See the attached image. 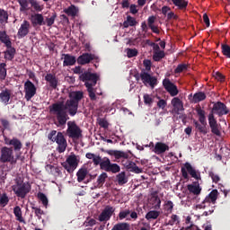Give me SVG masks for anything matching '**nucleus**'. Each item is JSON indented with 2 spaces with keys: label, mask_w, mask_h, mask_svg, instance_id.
I'll return each mask as SVG.
<instances>
[{
  "label": "nucleus",
  "mask_w": 230,
  "mask_h": 230,
  "mask_svg": "<svg viewBox=\"0 0 230 230\" xmlns=\"http://www.w3.org/2000/svg\"><path fill=\"white\" fill-rule=\"evenodd\" d=\"M68 100L64 102H54L49 106V111L57 120V127H64L69 119V116H76L78 112V103L84 98V92L75 91L69 93Z\"/></svg>",
  "instance_id": "1"
},
{
  "label": "nucleus",
  "mask_w": 230,
  "mask_h": 230,
  "mask_svg": "<svg viewBox=\"0 0 230 230\" xmlns=\"http://www.w3.org/2000/svg\"><path fill=\"white\" fill-rule=\"evenodd\" d=\"M215 114H217L219 118H222V116L229 114V110L227 109V106L224 104V102H217L214 103L212 111L208 114V125L212 134H215V136H220V124L215 118Z\"/></svg>",
  "instance_id": "2"
},
{
  "label": "nucleus",
  "mask_w": 230,
  "mask_h": 230,
  "mask_svg": "<svg viewBox=\"0 0 230 230\" xmlns=\"http://www.w3.org/2000/svg\"><path fill=\"white\" fill-rule=\"evenodd\" d=\"M93 163L95 166L99 164L100 169L108 173H119V172H121V167L118 164H112L108 157L102 159V156L95 155L93 159Z\"/></svg>",
  "instance_id": "3"
},
{
  "label": "nucleus",
  "mask_w": 230,
  "mask_h": 230,
  "mask_svg": "<svg viewBox=\"0 0 230 230\" xmlns=\"http://www.w3.org/2000/svg\"><path fill=\"white\" fill-rule=\"evenodd\" d=\"M48 139L52 141V143H57V150L59 154H64V151L67 148V140L66 139V137H64L63 132L57 133V130H52L48 135Z\"/></svg>",
  "instance_id": "4"
},
{
  "label": "nucleus",
  "mask_w": 230,
  "mask_h": 230,
  "mask_svg": "<svg viewBox=\"0 0 230 230\" xmlns=\"http://www.w3.org/2000/svg\"><path fill=\"white\" fill-rule=\"evenodd\" d=\"M196 112L199 116V120L194 119L193 125L198 132L200 134H208V120L206 119V111L202 110L200 106L196 107Z\"/></svg>",
  "instance_id": "5"
},
{
  "label": "nucleus",
  "mask_w": 230,
  "mask_h": 230,
  "mask_svg": "<svg viewBox=\"0 0 230 230\" xmlns=\"http://www.w3.org/2000/svg\"><path fill=\"white\" fill-rule=\"evenodd\" d=\"M21 158V154L13 155V148L4 146L1 148L0 163H10V164H17V161Z\"/></svg>",
  "instance_id": "6"
},
{
  "label": "nucleus",
  "mask_w": 230,
  "mask_h": 230,
  "mask_svg": "<svg viewBox=\"0 0 230 230\" xmlns=\"http://www.w3.org/2000/svg\"><path fill=\"white\" fill-rule=\"evenodd\" d=\"M12 190L19 199H26V195L31 191V186L26 182L16 181L15 184L12 186Z\"/></svg>",
  "instance_id": "7"
},
{
  "label": "nucleus",
  "mask_w": 230,
  "mask_h": 230,
  "mask_svg": "<svg viewBox=\"0 0 230 230\" xmlns=\"http://www.w3.org/2000/svg\"><path fill=\"white\" fill-rule=\"evenodd\" d=\"M79 80L84 82L85 87H95L96 84H98V81L100 80V75L96 73L84 71L79 75Z\"/></svg>",
  "instance_id": "8"
},
{
  "label": "nucleus",
  "mask_w": 230,
  "mask_h": 230,
  "mask_svg": "<svg viewBox=\"0 0 230 230\" xmlns=\"http://www.w3.org/2000/svg\"><path fill=\"white\" fill-rule=\"evenodd\" d=\"M136 80L141 79L144 85L146 87H151V89H154L155 85H157V77L150 75L146 70L142 69L139 75H135Z\"/></svg>",
  "instance_id": "9"
},
{
  "label": "nucleus",
  "mask_w": 230,
  "mask_h": 230,
  "mask_svg": "<svg viewBox=\"0 0 230 230\" xmlns=\"http://www.w3.org/2000/svg\"><path fill=\"white\" fill-rule=\"evenodd\" d=\"M181 176L186 181L190 179V177H192V179H195L196 181H200V172L195 170V168H193V166H191V164H190L189 162L183 164V167H181Z\"/></svg>",
  "instance_id": "10"
},
{
  "label": "nucleus",
  "mask_w": 230,
  "mask_h": 230,
  "mask_svg": "<svg viewBox=\"0 0 230 230\" xmlns=\"http://www.w3.org/2000/svg\"><path fill=\"white\" fill-rule=\"evenodd\" d=\"M66 133L71 139H80V137H82V129L75 121L67 122Z\"/></svg>",
  "instance_id": "11"
},
{
  "label": "nucleus",
  "mask_w": 230,
  "mask_h": 230,
  "mask_svg": "<svg viewBox=\"0 0 230 230\" xmlns=\"http://www.w3.org/2000/svg\"><path fill=\"white\" fill-rule=\"evenodd\" d=\"M157 20V17L152 15L149 16L147 19V24L146 22H143L141 23V30L142 31H145V33H146V31H148V28H150L151 31H153V33H156L157 35H159V33H161V31H159V28L157 27V25H155V21Z\"/></svg>",
  "instance_id": "12"
},
{
  "label": "nucleus",
  "mask_w": 230,
  "mask_h": 230,
  "mask_svg": "<svg viewBox=\"0 0 230 230\" xmlns=\"http://www.w3.org/2000/svg\"><path fill=\"white\" fill-rule=\"evenodd\" d=\"M23 93L26 102H30L37 94V86L28 79L23 84Z\"/></svg>",
  "instance_id": "13"
},
{
  "label": "nucleus",
  "mask_w": 230,
  "mask_h": 230,
  "mask_svg": "<svg viewBox=\"0 0 230 230\" xmlns=\"http://www.w3.org/2000/svg\"><path fill=\"white\" fill-rule=\"evenodd\" d=\"M100 62V58L93 53H83L77 58V64L79 66H85L86 64H91V62Z\"/></svg>",
  "instance_id": "14"
},
{
  "label": "nucleus",
  "mask_w": 230,
  "mask_h": 230,
  "mask_svg": "<svg viewBox=\"0 0 230 230\" xmlns=\"http://www.w3.org/2000/svg\"><path fill=\"white\" fill-rule=\"evenodd\" d=\"M218 199V190H213L205 198V199L199 205V209H206V204H215Z\"/></svg>",
  "instance_id": "15"
},
{
  "label": "nucleus",
  "mask_w": 230,
  "mask_h": 230,
  "mask_svg": "<svg viewBox=\"0 0 230 230\" xmlns=\"http://www.w3.org/2000/svg\"><path fill=\"white\" fill-rule=\"evenodd\" d=\"M121 163L124 168L128 172H132L133 173H143V169L137 167L136 163L128 160V158H124Z\"/></svg>",
  "instance_id": "16"
},
{
  "label": "nucleus",
  "mask_w": 230,
  "mask_h": 230,
  "mask_svg": "<svg viewBox=\"0 0 230 230\" xmlns=\"http://www.w3.org/2000/svg\"><path fill=\"white\" fill-rule=\"evenodd\" d=\"M114 211H116V208L111 206H106L105 208L99 215V222H109L112 215H114Z\"/></svg>",
  "instance_id": "17"
},
{
  "label": "nucleus",
  "mask_w": 230,
  "mask_h": 230,
  "mask_svg": "<svg viewBox=\"0 0 230 230\" xmlns=\"http://www.w3.org/2000/svg\"><path fill=\"white\" fill-rule=\"evenodd\" d=\"M0 91V102L3 103V105H10L12 103L10 102L12 100V90L4 86Z\"/></svg>",
  "instance_id": "18"
},
{
  "label": "nucleus",
  "mask_w": 230,
  "mask_h": 230,
  "mask_svg": "<svg viewBox=\"0 0 230 230\" xmlns=\"http://www.w3.org/2000/svg\"><path fill=\"white\" fill-rule=\"evenodd\" d=\"M163 85L165 91H167L171 96H177V94H179V89H177V85L172 83L169 78L163 80Z\"/></svg>",
  "instance_id": "19"
},
{
  "label": "nucleus",
  "mask_w": 230,
  "mask_h": 230,
  "mask_svg": "<svg viewBox=\"0 0 230 230\" xmlns=\"http://www.w3.org/2000/svg\"><path fill=\"white\" fill-rule=\"evenodd\" d=\"M30 28H31V25H30V22L23 21V22L21 24L20 29L18 30L17 36L20 39H24L28 33H30Z\"/></svg>",
  "instance_id": "20"
},
{
  "label": "nucleus",
  "mask_w": 230,
  "mask_h": 230,
  "mask_svg": "<svg viewBox=\"0 0 230 230\" xmlns=\"http://www.w3.org/2000/svg\"><path fill=\"white\" fill-rule=\"evenodd\" d=\"M31 22L35 28V26H44L46 22H44V16L40 13H35L31 16Z\"/></svg>",
  "instance_id": "21"
},
{
  "label": "nucleus",
  "mask_w": 230,
  "mask_h": 230,
  "mask_svg": "<svg viewBox=\"0 0 230 230\" xmlns=\"http://www.w3.org/2000/svg\"><path fill=\"white\" fill-rule=\"evenodd\" d=\"M63 67H69L70 66H75L76 64V57L71 54H62Z\"/></svg>",
  "instance_id": "22"
},
{
  "label": "nucleus",
  "mask_w": 230,
  "mask_h": 230,
  "mask_svg": "<svg viewBox=\"0 0 230 230\" xmlns=\"http://www.w3.org/2000/svg\"><path fill=\"white\" fill-rule=\"evenodd\" d=\"M168 150H170V146L168 145L163 142H156L153 152L157 155H161V154H164V152H168Z\"/></svg>",
  "instance_id": "23"
},
{
  "label": "nucleus",
  "mask_w": 230,
  "mask_h": 230,
  "mask_svg": "<svg viewBox=\"0 0 230 230\" xmlns=\"http://www.w3.org/2000/svg\"><path fill=\"white\" fill-rule=\"evenodd\" d=\"M46 82H48L51 89H57L58 87V78L53 74H47L45 76Z\"/></svg>",
  "instance_id": "24"
},
{
  "label": "nucleus",
  "mask_w": 230,
  "mask_h": 230,
  "mask_svg": "<svg viewBox=\"0 0 230 230\" xmlns=\"http://www.w3.org/2000/svg\"><path fill=\"white\" fill-rule=\"evenodd\" d=\"M107 154L109 155H113V157H115V159H128V154L125 153L123 151L108 150Z\"/></svg>",
  "instance_id": "25"
},
{
  "label": "nucleus",
  "mask_w": 230,
  "mask_h": 230,
  "mask_svg": "<svg viewBox=\"0 0 230 230\" xmlns=\"http://www.w3.org/2000/svg\"><path fill=\"white\" fill-rule=\"evenodd\" d=\"M5 48H7V49L4 52V58L5 60L12 61L13 58H15V53H17V50H15V48L12 47V44Z\"/></svg>",
  "instance_id": "26"
},
{
  "label": "nucleus",
  "mask_w": 230,
  "mask_h": 230,
  "mask_svg": "<svg viewBox=\"0 0 230 230\" xmlns=\"http://www.w3.org/2000/svg\"><path fill=\"white\" fill-rule=\"evenodd\" d=\"M172 105L174 108V111H176L177 114L181 112V111H184V105L182 104V101L179 99L178 97H174L172 100Z\"/></svg>",
  "instance_id": "27"
},
{
  "label": "nucleus",
  "mask_w": 230,
  "mask_h": 230,
  "mask_svg": "<svg viewBox=\"0 0 230 230\" xmlns=\"http://www.w3.org/2000/svg\"><path fill=\"white\" fill-rule=\"evenodd\" d=\"M116 182H118L119 186H124L128 182V178L127 177V172L125 171L119 172L116 175Z\"/></svg>",
  "instance_id": "28"
},
{
  "label": "nucleus",
  "mask_w": 230,
  "mask_h": 230,
  "mask_svg": "<svg viewBox=\"0 0 230 230\" xmlns=\"http://www.w3.org/2000/svg\"><path fill=\"white\" fill-rule=\"evenodd\" d=\"M10 144L12 146L11 148H13V152H21V150H22V142H21L19 138L13 137L12 142H10Z\"/></svg>",
  "instance_id": "29"
},
{
  "label": "nucleus",
  "mask_w": 230,
  "mask_h": 230,
  "mask_svg": "<svg viewBox=\"0 0 230 230\" xmlns=\"http://www.w3.org/2000/svg\"><path fill=\"white\" fill-rule=\"evenodd\" d=\"M63 12L69 17H76V15H78V7H76L75 4H71L67 8L64 9Z\"/></svg>",
  "instance_id": "30"
},
{
  "label": "nucleus",
  "mask_w": 230,
  "mask_h": 230,
  "mask_svg": "<svg viewBox=\"0 0 230 230\" xmlns=\"http://www.w3.org/2000/svg\"><path fill=\"white\" fill-rule=\"evenodd\" d=\"M88 173L89 171L87 170V168H80L76 172L77 182H84Z\"/></svg>",
  "instance_id": "31"
},
{
  "label": "nucleus",
  "mask_w": 230,
  "mask_h": 230,
  "mask_svg": "<svg viewBox=\"0 0 230 230\" xmlns=\"http://www.w3.org/2000/svg\"><path fill=\"white\" fill-rule=\"evenodd\" d=\"M207 96L204 92H198L194 93L192 97V103H200V102H204L206 100Z\"/></svg>",
  "instance_id": "32"
},
{
  "label": "nucleus",
  "mask_w": 230,
  "mask_h": 230,
  "mask_svg": "<svg viewBox=\"0 0 230 230\" xmlns=\"http://www.w3.org/2000/svg\"><path fill=\"white\" fill-rule=\"evenodd\" d=\"M108 177L107 172H102L97 178L95 188H102L103 184H105V181H107Z\"/></svg>",
  "instance_id": "33"
},
{
  "label": "nucleus",
  "mask_w": 230,
  "mask_h": 230,
  "mask_svg": "<svg viewBox=\"0 0 230 230\" xmlns=\"http://www.w3.org/2000/svg\"><path fill=\"white\" fill-rule=\"evenodd\" d=\"M13 214H14V217H16V220H18V222L26 224V221H24V218H22V210L21 209V207L19 206L14 207Z\"/></svg>",
  "instance_id": "34"
},
{
  "label": "nucleus",
  "mask_w": 230,
  "mask_h": 230,
  "mask_svg": "<svg viewBox=\"0 0 230 230\" xmlns=\"http://www.w3.org/2000/svg\"><path fill=\"white\" fill-rule=\"evenodd\" d=\"M174 6H177L178 10H186L188 8V1L186 0H172Z\"/></svg>",
  "instance_id": "35"
},
{
  "label": "nucleus",
  "mask_w": 230,
  "mask_h": 230,
  "mask_svg": "<svg viewBox=\"0 0 230 230\" xmlns=\"http://www.w3.org/2000/svg\"><path fill=\"white\" fill-rule=\"evenodd\" d=\"M0 42L5 45V47H10L12 40H10V36L6 34V31H0Z\"/></svg>",
  "instance_id": "36"
},
{
  "label": "nucleus",
  "mask_w": 230,
  "mask_h": 230,
  "mask_svg": "<svg viewBox=\"0 0 230 230\" xmlns=\"http://www.w3.org/2000/svg\"><path fill=\"white\" fill-rule=\"evenodd\" d=\"M137 21H136V18L130 16V15H128L127 16V20L124 21L123 22V27L124 28H129V26H137Z\"/></svg>",
  "instance_id": "37"
},
{
  "label": "nucleus",
  "mask_w": 230,
  "mask_h": 230,
  "mask_svg": "<svg viewBox=\"0 0 230 230\" xmlns=\"http://www.w3.org/2000/svg\"><path fill=\"white\" fill-rule=\"evenodd\" d=\"M187 190L190 191V193H193V195H200V191H202L200 185L193 184H189L187 186Z\"/></svg>",
  "instance_id": "38"
},
{
  "label": "nucleus",
  "mask_w": 230,
  "mask_h": 230,
  "mask_svg": "<svg viewBox=\"0 0 230 230\" xmlns=\"http://www.w3.org/2000/svg\"><path fill=\"white\" fill-rule=\"evenodd\" d=\"M68 164H70V166H72L73 168H78V159L76 158V155H69L66 158V162Z\"/></svg>",
  "instance_id": "39"
},
{
  "label": "nucleus",
  "mask_w": 230,
  "mask_h": 230,
  "mask_svg": "<svg viewBox=\"0 0 230 230\" xmlns=\"http://www.w3.org/2000/svg\"><path fill=\"white\" fill-rule=\"evenodd\" d=\"M164 57H166L164 50H159V51L153 52V60L155 62H161V60H163V58H164Z\"/></svg>",
  "instance_id": "40"
},
{
  "label": "nucleus",
  "mask_w": 230,
  "mask_h": 230,
  "mask_svg": "<svg viewBox=\"0 0 230 230\" xmlns=\"http://www.w3.org/2000/svg\"><path fill=\"white\" fill-rule=\"evenodd\" d=\"M161 215L160 211L157 210H151L149 212L146 213V218L147 220H157V218H159V216Z\"/></svg>",
  "instance_id": "41"
},
{
  "label": "nucleus",
  "mask_w": 230,
  "mask_h": 230,
  "mask_svg": "<svg viewBox=\"0 0 230 230\" xmlns=\"http://www.w3.org/2000/svg\"><path fill=\"white\" fill-rule=\"evenodd\" d=\"M130 226L128 223H118L116 224L111 230H128Z\"/></svg>",
  "instance_id": "42"
},
{
  "label": "nucleus",
  "mask_w": 230,
  "mask_h": 230,
  "mask_svg": "<svg viewBox=\"0 0 230 230\" xmlns=\"http://www.w3.org/2000/svg\"><path fill=\"white\" fill-rule=\"evenodd\" d=\"M0 22L1 24H3V22H8V11L2 8H0Z\"/></svg>",
  "instance_id": "43"
},
{
  "label": "nucleus",
  "mask_w": 230,
  "mask_h": 230,
  "mask_svg": "<svg viewBox=\"0 0 230 230\" xmlns=\"http://www.w3.org/2000/svg\"><path fill=\"white\" fill-rule=\"evenodd\" d=\"M30 4L36 12H42V10H44V5H40L37 0H30Z\"/></svg>",
  "instance_id": "44"
},
{
  "label": "nucleus",
  "mask_w": 230,
  "mask_h": 230,
  "mask_svg": "<svg viewBox=\"0 0 230 230\" xmlns=\"http://www.w3.org/2000/svg\"><path fill=\"white\" fill-rule=\"evenodd\" d=\"M38 199L40 200L45 208H48L49 200L48 197L46 196V194H44V192H39Z\"/></svg>",
  "instance_id": "45"
},
{
  "label": "nucleus",
  "mask_w": 230,
  "mask_h": 230,
  "mask_svg": "<svg viewBox=\"0 0 230 230\" xmlns=\"http://www.w3.org/2000/svg\"><path fill=\"white\" fill-rule=\"evenodd\" d=\"M183 71H188V65L179 64L177 67L174 69V74L180 75V73H183Z\"/></svg>",
  "instance_id": "46"
},
{
  "label": "nucleus",
  "mask_w": 230,
  "mask_h": 230,
  "mask_svg": "<svg viewBox=\"0 0 230 230\" xmlns=\"http://www.w3.org/2000/svg\"><path fill=\"white\" fill-rule=\"evenodd\" d=\"M94 86L86 87L88 92V96L92 102H96V93H94Z\"/></svg>",
  "instance_id": "47"
},
{
  "label": "nucleus",
  "mask_w": 230,
  "mask_h": 230,
  "mask_svg": "<svg viewBox=\"0 0 230 230\" xmlns=\"http://www.w3.org/2000/svg\"><path fill=\"white\" fill-rule=\"evenodd\" d=\"M221 49H222L223 55H224L226 58H230V46L227 45V44H222V45H221Z\"/></svg>",
  "instance_id": "48"
},
{
  "label": "nucleus",
  "mask_w": 230,
  "mask_h": 230,
  "mask_svg": "<svg viewBox=\"0 0 230 230\" xmlns=\"http://www.w3.org/2000/svg\"><path fill=\"white\" fill-rule=\"evenodd\" d=\"M6 78V64H0V80H4Z\"/></svg>",
  "instance_id": "49"
},
{
  "label": "nucleus",
  "mask_w": 230,
  "mask_h": 230,
  "mask_svg": "<svg viewBox=\"0 0 230 230\" xmlns=\"http://www.w3.org/2000/svg\"><path fill=\"white\" fill-rule=\"evenodd\" d=\"M18 3L21 6L20 7V12H26V10H28V6L30 4L28 0H18Z\"/></svg>",
  "instance_id": "50"
},
{
  "label": "nucleus",
  "mask_w": 230,
  "mask_h": 230,
  "mask_svg": "<svg viewBox=\"0 0 230 230\" xmlns=\"http://www.w3.org/2000/svg\"><path fill=\"white\" fill-rule=\"evenodd\" d=\"M164 211L167 213H172L173 211V202L172 200H168L164 205Z\"/></svg>",
  "instance_id": "51"
},
{
  "label": "nucleus",
  "mask_w": 230,
  "mask_h": 230,
  "mask_svg": "<svg viewBox=\"0 0 230 230\" xmlns=\"http://www.w3.org/2000/svg\"><path fill=\"white\" fill-rule=\"evenodd\" d=\"M208 177L212 179V181L215 182V184H218V182H220V176L214 173L213 171L208 172Z\"/></svg>",
  "instance_id": "52"
},
{
  "label": "nucleus",
  "mask_w": 230,
  "mask_h": 230,
  "mask_svg": "<svg viewBox=\"0 0 230 230\" xmlns=\"http://www.w3.org/2000/svg\"><path fill=\"white\" fill-rule=\"evenodd\" d=\"M137 49H127L128 58H134V57H137Z\"/></svg>",
  "instance_id": "53"
},
{
  "label": "nucleus",
  "mask_w": 230,
  "mask_h": 230,
  "mask_svg": "<svg viewBox=\"0 0 230 230\" xmlns=\"http://www.w3.org/2000/svg\"><path fill=\"white\" fill-rule=\"evenodd\" d=\"M55 19H57V13H54L51 15V17L46 18L45 24H47V26H53V24H55Z\"/></svg>",
  "instance_id": "54"
},
{
  "label": "nucleus",
  "mask_w": 230,
  "mask_h": 230,
  "mask_svg": "<svg viewBox=\"0 0 230 230\" xmlns=\"http://www.w3.org/2000/svg\"><path fill=\"white\" fill-rule=\"evenodd\" d=\"M128 215H130V209L121 210L119 213V220H124V218H127Z\"/></svg>",
  "instance_id": "55"
},
{
  "label": "nucleus",
  "mask_w": 230,
  "mask_h": 230,
  "mask_svg": "<svg viewBox=\"0 0 230 230\" xmlns=\"http://www.w3.org/2000/svg\"><path fill=\"white\" fill-rule=\"evenodd\" d=\"M31 208L34 210V213L36 217L39 218V220H40L42 218V215H44V210L37 207H32Z\"/></svg>",
  "instance_id": "56"
},
{
  "label": "nucleus",
  "mask_w": 230,
  "mask_h": 230,
  "mask_svg": "<svg viewBox=\"0 0 230 230\" xmlns=\"http://www.w3.org/2000/svg\"><path fill=\"white\" fill-rule=\"evenodd\" d=\"M63 168H65V170H66V172H68L69 173H73V172H75V170H76L75 167L71 166L70 164H67V162L63 163L62 164Z\"/></svg>",
  "instance_id": "57"
},
{
  "label": "nucleus",
  "mask_w": 230,
  "mask_h": 230,
  "mask_svg": "<svg viewBox=\"0 0 230 230\" xmlns=\"http://www.w3.org/2000/svg\"><path fill=\"white\" fill-rule=\"evenodd\" d=\"M144 103L146 105H152V103H154V99H152L148 93H146L144 94Z\"/></svg>",
  "instance_id": "58"
},
{
  "label": "nucleus",
  "mask_w": 230,
  "mask_h": 230,
  "mask_svg": "<svg viewBox=\"0 0 230 230\" xmlns=\"http://www.w3.org/2000/svg\"><path fill=\"white\" fill-rule=\"evenodd\" d=\"M143 65L146 67V69H144L145 71H151V69H152V61H150V59H145L143 61Z\"/></svg>",
  "instance_id": "59"
},
{
  "label": "nucleus",
  "mask_w": 230,
  "mask_h": 230,
  "mask_svg": "<svg viewBox=\"0 0 230 230\" xmlns=\"http://www.w3.org/2000/svg\"><path fill=\"white\" fill-rule=\"evenodd\" d=\"M8 202H10V199H8V196L6 195V193H4L0 197V204H3L4 206H6V204H8Z\"/></svg>",
  "instance_id": "60"
},
{
  "label": "nucleus",
  "mask_w": 230,
  "mask_h": 230,
  "mask_svg": "<svg viewBox=\"0 0 230 230\" xmlns=\"http://www.w3.org/2000/svg\"><path fill=\"white\" fill-rule=\"evenodd\" d=\"M0 123L4 130H8V128H10V121H8L6 119H1Z\"/></svg>",
  "instance_id": "61"
},
{
  "label": "nucleus",
  "mask_w": 230,
  "mask_h": 230,
  "mask_svg": "<svg viewBox=\"0 0 230 230\" xmlns=\"http://www.w3.org/2000/svg\"><path fill=\"white\" fill-rule=\"evenodd\" d=\"M214 76L218 82H224L226 80V76H224V75H222L220 72H216Z\"/></svg>",
  "instance_id": "62"
},
{
  "label": "nucleus",
  "mask_w": 230,
  "mask_h": 230,
  "mask_svg": "<svg viewBox=\"0 0 230 230\" xmlns=\"http://www.w3.org/2000/svg\"><path fill=\"white\" fill-rule=\"evenodd\" d=\"M99 125L102 128H109V122L105 119H100Z\"/></svg>",
  "instance_id": "63"
},
{
  "label": "nucleus",
  "mask_w": 230,
  "mask_h": 230,
  "mask_svg": "<svg viewBox=\"0 0 230 230\" xmlns=\"http://www.w3.org/2000/svg\"><path fill=\"white\" fill-rule=\"evenodd\" d=\"M155 200L156 202V204L155 205V209H161V199L159 198V196L155 197Z\"/></svg>",
  "instance_id": "64"
}]
</instances>
